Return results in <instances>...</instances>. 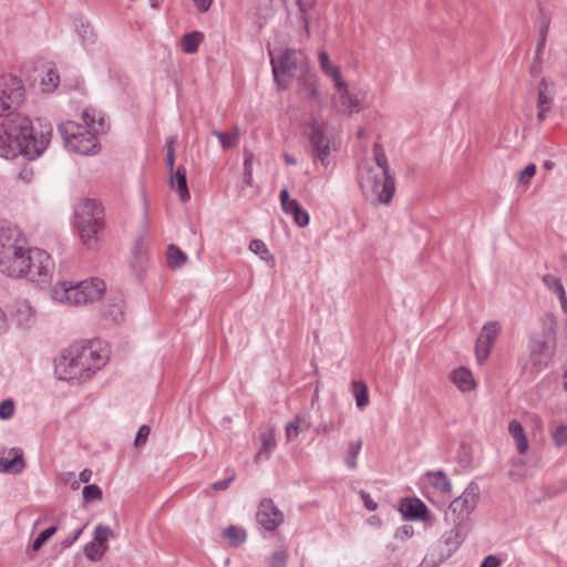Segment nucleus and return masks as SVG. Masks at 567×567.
Instances as JSON below:
<instances>
[{"label":"nucleus","mask_w":567,"mask_h":567,"mask_svg":"<svg viewBox=\"0 0 567 567\" xmlns=\"http://www.w3.org/2000/svg\"><path fill=\"white\" fill-rule=\"evenodd\" d=\"M402 511L404 516L410 519L424 518L427 513L426 506L421 501L408 503Z\"/></svg>","instance_id":"30"},{"label":"nucleus","mask_w":567,"mask_h":567,"mask_svg":"<svg viewBox=\"0 0 567 567\" xmlns=\"http://www.w3.org/2000/svg\"><path fill=\"white\" fill-rule=\"evenodd\" d=\"M104 317L114 323H118L123 320V311L120 305H111L105 311Z\"/></svg>","instance_id":"43"},{"label":"nucleus","mask_w":567,"mask_h":567,"mask_svg":"<svg viewBox=\"0 0 567 567\" xmlns=\"http://www.w3.org/2000/svg\"><path fill=\"white\" fill-rule=\"evenodd\" d=\"M288 555L284 550L275 551L268 560L269 567H286Z\"/></svg>","instance_id":"46"},{"label":"nucleus","mask_w":567,"mask_h":567,"mask_svg":"<svg viewBox=\"0 0 567 567\" xmlns=\"http://www.w3.org/2000/svg\"><path fill=\"white\" fill-rule=\"evenodd\" d=\"M76 220L103 221V208L95 199L84 200L76 209Z\"/></svg>","instance_id":"17"},{"label":"nucleus","mask_w":567,"mask_h":567,"mask_svg":"<svg viewBox=\"0 0 567 567\" xmlns=\"http://www.w3.org/2000/svg\"><path fill=\"white\" fill-rule=\"evenodd\" d=\"M105 290V282L99 278L85 279L79 282L61 281L52 287L51 297L59 303L84 306L100 300Z\"/></svg>","instance_id":"4"},{"label":"nucleus","mask_w":567,"mask_h":567,"mask_svg":"<svg viewBox=\"0 0 567 567\" xmlns=\"http://www.w3.org/2000/svg\"><path fill=\"white\" fill-rule=\"evenodd\" d=\"M285 214L291 215L293 218V221L299 227H306L309 224L310 217L307 210H305L301 205L295 200L293 203H290L286 208L282 209Z\"/></svg>","instance_id":"25"},{"label":"nucleus","mask_w":567,"mask_h":567,"mask_svg":"<svg viewBox=\"0 0 567 567\" xmlns=\"http://www.w3.org/2000/svg\"><path fill=\"white\" fill-rule=\"evenodd\" d=\"M359 183L363 196L370 203L389 204L395 192V183L390 172L372 169V165L360 167Z\"/></svg>","instance_id":"5"},{"label":"nucleus","mask_w":567,"mask_h":567,"mask_svg":"<svg viewBox=\"0 0 567 567\" xmlns=\"http://www.w3.org/2000/svg\"><path fill=\"white\" fill-rule=\"evenodd\" d=\"M91 477H92V471H91V470H89V468H84V470L79 474V478H78V481H79V483H80V482L87 483V482H90Z\"/></svg>","instance_id":"62"},{"label":"nucleus","mask_w":567,"mask_h":567,"mask_svg":"<svg viewBox=\"0 0 567 567\" xmlns=\"http://www.w3.org/2000/svg\"><path fill=\"white\" fill-rule=\"evenodd\" d=\"M203 39V33L198 31L184 34L182 38V50L187 54L197 52L198 45Z\"/></svg>","instance_id":"28"},{"label":"nucleus","mask_w":567,"mask_h":567,"mask_svg":"<svg viewBox=\"0 0 567 567\" xmlns=\"http://www.w3.org/2000/svg\"><path fill=\"white\" fill-rule=\"evenodd\" d=\"M54 261L42 249L31 248L19 227L0 221V272L11 278L29 277L43 282L51 278Z\"/></svg>","instance_id":"2"},{"label":"nucleus","mask_w":567,"mask_h":567,"mask_svg":"<svg viewBox=\"0 0 567 567\" xmlns=\"http://www.w3.org/2000/svg\"><path fill=\"white\" fill-rule=\"evenodd\" d=\"M342 422L341 421H329L326 423H322L316 427L317 434H329L331 432H337L341 429Z\"/></svg>","instance_id":"45"},{"label":"nucleus","mask_w":567,"mask_h":567,"mask_svg":"<svg viewBox=\"0 0 567 567\" xmlns=\"http://www.w3.org/2000/svg\"><path fill=\"white\" fill-rule=\"evenodd\" d=\"M82 494L86 503L102 499V489L95 484L85 485Z\"/></svg>","instance_id":"40"},{"label":"nucleus","mask_w":567,"mask_h":567,"mask_svg":"<svg viewBox=\"0 0 567 567\" xmlns=\"http://www.w3.org/2000/svg\"><path fill=\"white\" fill-rule=\"evenodd\" d=\"M195 7L200 12H206L209 10L213 0H193Z\"/></svg>","instance_id":"57"},{"label":"nucleus","mask_w":567,"mask_h":567,"mask_svg":"<svg viewBox=\"0 0 567 567\" xmlns=\"http://www.w3.org/2000/svg\"><path fill=\"white\" fill-rule=\"evenodd\" d=\"M361 447H362L361 440L349 442L348 453L344 458V463L349 468L354 470L357 467V456L360 453Z\"/></svg>","instance_id":"34"},{"label":"nucleus","mask_w":567,"mask_h":567,"mask_svg":"<svg viewBox=\"0 0 567 567\" xmlns=\"http://www.w3.org/2000/svg\"><path fill=\"white\" fill-rule=\"evenodd\" d=\"M499 331L501 327L497 321H489L483 326L475 347L476 359L481 364L488 357Z\"/></svg>","instance_id":"12"},{"label":"nucleus","mask_w":567,"mask_h":567,"mask_svg":"<svg viewBox=\"0 0 567 567\" xmlns=\"http://www.w3.org/2000/svg\"><path fill=\"white\" fill-rule=\"evenodd\" d=\"M373 161L374 166H372V169H383L390 172L384 147L380 143H374L373 145Z\"/></svg>","instance_id":"33"},{"label":"nucleus","mask_w":567,"mask_h":567,"mask_svg":"<svg viewBox=\"0 0 567 567\" xmlns=\"http://www.w3.org/2000/svg\"><path fill=\"white\" fill-rule=\"evenodd\" d=\"M453 527L443 535V540L450 551H455L466 538L471 525L470 523L456 519H449Z\"/></svg>","instance_id":"14"},{"label":"nucleus","mask_w":567,"mask_h":567,"mask_svg":"<svg viewBox=\"0 0 567 567\" xmlns=\"http://www.w3.org/2000/svg\"><path fill=\"white\" fill-rule=\"evenodd\" d=\"M10 316L21 328L29 327L34 320V311L27 300H16L11 305Z\"/></svg>","instance_id":"15"},{"label":"nucleus","mask_w":567,"mask_h":567,"mask_svg":"<svg viewBox=\"0 0 567 567\" xmlns=\"http://www.w3.org/2000/svg\"><path fill=\"white\" fill-rule=\"evenodd\" d=\"M166 257L171 268H179L187 261L186 254L173 244L167 247Z\"/></svg>","instance_id":"29"},{"label":"nucleus","mask_w":567,"mask_h":567,"mask_svg":"<svg viewBox=\"0 0 567 567\" xmlns=\"http://www.w3.org/2000/svg\"><path fill=\"white\" fill-rule=\"evenodd\" d=\"M62 481L65 483V484H69L70 487L73 489V491H76L79 489V481L75 478L74 476V473L72 472H66V473H63L62 476H61Z\"/></svg>","instance_id":"51"},{"label":"nucleus","mask_w":567,"mask_h":567,"mask_svg":"<svg viewBox=\"0 0 567 567\" xmlns=\"http://www.w3.org/2000/svg\"><path fill=\"white\" fill-rule=\"evenodd\" d=\"M550 106V97L546 95L545 91L543 89H539L538 91V109L548 107Z\"/></svg>","instance_id":"54"},{"label":"nucleus","mask_w":567,"mask_h":567,"mask_svg":"<svg viewBox=\"0 0 567 567\" xmlns=\"http://www.w3.org/2000/svg\"><path fill=\"white\" fill-rule=\"evenodd\" d=\"M48 79H49V82L52 83V86L53 87H56L58 85V80H59V76L56 73H54L53 71H50L48 73Z\"/></svg>","instance_id":"64"},{"label":"nucleus","mask_w":567,"mask_h":567,"mask_svg":"<svg viewBox=\"0 0 567 567\" xmlns=\"http://www.w3.org/2000/svg\"><path fill=\"white\" fill-rule=\"evenodd\" d=\"M508 432L516 442L517 451L520 454L526 453L528 450V441L522 424L516 420H512L508 424Z\"/></svg>","instance_id":"24"},{"label":"nucleus","mask_w":567,"mask_h":567,"mask_svg":"<svg viewBox=\"0 0 567 567\" xmlns=\"http://www.w3.org/2000/svg\"><path fill=\"white\" fill-rule=\"evenodd\" d=\"M280 203H281V207L282 209L286 208L288 205H290V203H293L296 199H290L289 197V192L287 188H284L281 192H280Z\"/></svg>","instance_id":"59"},{"label":"nucleus","mask_w":567,"mask_h":567,"mask_svg":"<svg viewBox=\"0 0 567 567\" xmlns=\"http://www.w3.org/2000/svg\"><path fill=\"white\" fill-rule=\"evenodd\" d=\"M318 60L322 73L329 76L333 81V83L343 80L340 68L331 62L326 51L319 52Z\"/></svg>","instance_id":"22"},{"label":"nucleus","mask_w":567,"mask_h":567,"mask_svg":"<svg viewBox=\"0 0 567 567\" xmlns=\"http://www.w3.org/2000/svg\"><path fill=\"white\" fill-rule=\"evenodd\" d=\"M334 87L338 92L331 99V107L337 113L352 114L359 111L360 101L352 91H350L348 83L343 80L337 81Z\"/></svg>","instance_id":"11"},{"label":"nucleus","mask_w":567,"mask_h":567,"mask_svg":"<svg viewBox=\"0 0 567 567\" xmlns=\"http://www.w3.org/2000/svg\"><path fill=\"white\" fill-rule=\"evenodd\" d=\"M548 29H549V20L546 17H543L542 21H540L539 41H538L537 48H536L537 55L542 52V50L545 47Z\"/></svg>","instance_id":"44"},{"label":"nucleus","mask_w":567,"mask_h":567,"mask_svg":"<svg viewBox=\"0 0 567 567\" xmlns=\"http://www.w3.org/2000/svg\"><path fill=\"white\" fill-rule=\"evenodd\" d=\"M501 566V559L496 557L495 555H488L485 557L483 563L480 567H499Z\"/></svg>","instance_id":"53"},{"label":"nucleus","mask_w":567,"mask_h":567,"mask_svg":"<svg viewBox=\"0 0 567 567\" xmlns=\"http://www.w3.org/2000/svg\"><path fill=\"white\" fill-rule=\"evenodd\" d=\"M83 528L84 527L79 528L72 535L68 536V538L63 543L64 546H71L73 543H75L78 540V538L80 537V535L82 534Z\"/></svg>","instance_id":"60"},{"label":"nucleus","mask_w":567,"mask_h":567,"mask_svg":"<svg viewBox=\"0 0 567 567\" xmlns=\"http://www.w3.org/2000/svg\"><path fill=\"white\" fill-rule=\"evenodd\" d=\"M79 34L84 41H91L93 38V30L90 25L81 24V29L79 30Z\"/></svg>","instance_id":"56"},{"label":"nucleus","mask_w":567,"mask_h":567,"mask_svg":"<svg viewBox=\"0 0 567 567\" xmlns=\"http://www.w3.org/2000/svg\"><path fill=\"white\" fill-rule=\"evenodd\" d=\"M176 137L174 136H171L166 140V154H169V152H172V154H175L176 153Z\"/></svg>","instance_id":"61"},{"label":"nucleus","mask_w":567,"mask_h":567,"mask_svg":"<svg viewBox=\"0 0 567 567\" xmlns=\"http://www.w3.org/2000/svg\"><path fill=\"white\" fill-rule=\"evenodd\" d=\"M364 506L368 511H375L378 505L367 493H361Z\"/></svg>","instance_id":"58"},{"label":"nucleus","mask_w":567,"mask_h":567,"mask_svg":"<svg viewBox=\"0 0 567 567\" xmlns=\"http://www.w3.org/2000/svg\"><path fill=\"white\" fill-rule=\"evenodd\" d=\"M550 436L556 446H563L567 443V425H551Z\"/></svg>","instance_id":"38"},{"label":"nucleus","mask_w":567,"mask_h":567,"mask_svg":"<svg viewBox=\"0 0 567 567\" xmlns=\"http://www.w3.org/2000/svg\"><path fill=\"white\" fill-rule=\"evenodd\" d=\"M309 142L315 158L322 165L328 164V157L336 150V131L327 122L312 120L309 124Z\"/></svg>","instance_id":"7"},{"label":"nucleus","mask_w":567,"mask_h":567,"mask_svg":"<svg viewBox=\"0 0 567 567\" xmlns=\"http://www.w3.org/2000/svg\"><path fill=\"white\" fill-rule=\"evenodd\" d=\"M106 550V547H103L102 545L97 544L96 542L92 540L84 547V554L87 559L92 561L100 560L104 553Z\"/></svg>","instance_id":"36"},{"label":"nucleus","mask_w":567,"mask_h":567,"mask_svg":"<svg viewBox=\"0 0 567 567\" xmlns=\"http://www.w3.org/2000/svg\"><path fill=\"white\" fill-rule=\"evenodd\" d=\"M107 359L99 341L75 343L63 350L55 360V373L59 379L70 383H82L104 367Z\"/></svg>","instance_id":"3"},{"label":"nucleus","mask_w":567,"mask_h":567,"mask_svg":"<svg viewBox=\"0 0 567 567\" xmlns=\"http://www.w3.org/2000/svg\"><path fill=\"white\" fill-rule=\"evenodd\" d=\"M82 118L89 130L94 132H104L106 130L105 118L103 114L94 109L83 111Z\"/></svg>","instance_id":"21"},{"label":"nucleus","mask_w":567,"mask_h":567,"mask_svg":"<svg viewBox=\"0 0 567 567\" xmlns=\"http://www.w3.org/2000/svg\"><path fill=\"white\" fill-rule=\"evenodd\" d=\"M244 157V173H249L252 171L254 154L250 151H245Z\"/></svg>","instance_id":"55"},{"label":"nucleus","mask_w":567,"mask_h":567,"mask_svg":"<svg viewBox=\"0 0 567 567\" xmlns=\"http://www.w3.org/2000/svg\"><path fill=\"white\" fill-rule=\"evenodd\" d=\"M537 167L535 164H528L518 175V183L528 184L529 181L535 176Z\"/></svg>","instance_id":"48"},{"label":"nucleus","mask_w":567,"mask_h":567,"mask_svg":"<svg viewBox=\"0 0 567 567\" xmlns=\"http://www.w3.org/2000/svg\"><path fill=\"white\" fill-rule=\"evenodd\" d=\"M256 517L258 524L270 532L275 530L284 522L282 512L278 509L270 498H265L259 503Z\"/></svg>","instance_id":"13"},{"label":"nucleus","mask_w":567,"mask_h":567,"mask_svg":"<svg viewBox=\"0 0 567 567\" xmlns=\"http://www.w3.org/2000/svg\"><path fill=\"white\" fill-rule=\"evenodd\" d=\"M452 381L463 392L471 391L475 386L472 372L466 368L454 370L452 373Z\"/></svg>","instance_id":"23"},{"label":"nucleus","mask_w":567,"mask_h":567,"mask_svg":"<svg viewBox=\"0 0 567 567\" xmlns=\"http://www.w3.org/2000/svg\"><path fill=\"white\" fill-rule=\"evenodd\" d=\"M249 249L259 255L261 259L267 261H274V257L270 255L266 244L260 239H252L249 244Z\"/></svg>","instance_id":"37"},{"label":"nucleus","mask_w":567,"mask_h":567,"mask_svg":"<svg viewBox=\"0 0 567 567\" xmlns=\"http://www.w3.org/2000/svg\"><path fill=\"white\" fill-rule=\"evenodd\" d=\"M298 9H299V13H300V20L302 21L303 23V27L308 30V13L309 11L312 9L313 7V0H295Z\"/></svg>","instance_id":"42"},{"label":"nucleus","mask_w":567,"mask_h":567,"mask_svg":"<svg viewBox=\"0 0 567 567\" xmlns=\"http://www.w3.org/2000/svg\"><path fill=\"white\" fill-rule=\"evenodd\" d=\"M234 478H235V474L230 475L228 478L213 483L212 487H213V489H216V491L227 489L229 487L230 483L234 481Z\"/></svg>","instance_id":"52"},{"label":"nucleus","mask_w":567,"mask_h":567,"mask_svg":"<svg viewBox=\"0 0 567 567\" xmlns=\"http://www.w3.org/2000/svg\"><path fill=\"white\" fill-rule=\"evenodd\" d=\"M150 433H151V427L148 425H142L136 433L135 445L136 446L143 445L146 442Z\"/></svg>","instance_id":"50"},{"label":"nucleus","mask_w":567,"mask_h":567,"mask_svg":"<svg viewBox=\"0 0 567 567\" xmlns=\"http://www.w3.org/2000/svg\"><path fill=\"white\" fill-rule=\"evenodd\" d=\"M269 54L274 79L284 87H287L289 83L281 75L293 76L297 72H303L308 68V59L301 51L287 49L279 60L272 56L271 51H269Z\"/></svg>","instance_id":"8"},{"label":"nucleus","mask_w":567,"mask_h":567,"mask_svg":"<svg viewBox=\"0 0 567 567\" xmlns=\"http://www.w3.org/2000/svg\"><path fill=\"white\" fill-rule=\"evenodd\" d=\"M354 390L355 404L359 409H363L369 404V390L363 381L354 380L352 382Z\"/></svg>","instance_id":"31"},{"label":"nucleus","mask_w":567,"mask_h":567,"mask_svg":"<svg viewBox=\"0 0 567 567\" xmlns=\"http://www.w3.org/2000/svg\"><path fill=\"white\" fill-rule=\"evenodd\" d=\"M110 537H114V533L109 526L97 525L94 530L93 540L107 548L106 542Z\"/></svg>","instance_id":"39"},{"label":"nucleus","mask_w":567,"mask_h":567,"mask_svg":"<svg viewBox=\"0 0 567 567\" xmlns=\"http://www.w3.org/2000/svg\"><path fill=\"white\" fill-rule=\"evenodd\" d=\"M212 135L218 138L223 150H230L236 147L239 143L240 128L235 126L234 131L230 133L213 131Z\"/></svg>","instance_id":"26"},{"label":"nucleus","mask_w":567,"mask_h":567,"mask_svg":"<svg viewBox=\"0 0 567 567\" xmlns=\"http://www.w3.org/2000/svg\"><path fill=\"white\" fill-rule=\"evenodd\" d=\"M24 97L22 80L11 74L0 75V117H8L0 124V156L7 159L19 155L35 159L51 142L53 128L49 122L14 114Z\"/></svg>","instance_id":"1"},{"label":"nucleus","mask_w":567,"mask_h":567,"mask_svg":"<svg viewBox=\"0 0 567 567\" xmlns=\"http://www.w3.org/2000/svg\"><path fill=\"white\" fill-rule=\"evenodd\" d=\"M14 403L11 399L4 400L0 403V419L9 420L13 416Z\"/></svg>","instance_id":"49"},{"label":"nucleus","mask_w":567,"mask_h":567,"mask_svg":"<svg viewBox=\"0 0 567 567\" xmlns=\"http://www.w3.org/2000/svg\"><path fill=\"white\" fill-rule=\"evenodd\" d=\"M261 447L259 449L256 461L260 458H269L271 451L275 449V436L271 430L265 431L260 434Z\"/></svg>","instance_id":"27"},{"label":"nucleus","mask_w":567,"mask_h":567,"mask_svg":"<svg viewBox=\"0 0 567 567\" xmlns=\"http://www.w3.org/2000/svg\"><path fill=\"white\" fill-rule=\"evenodd\" d=\"M480 498V487L471 482L464 492L451 502L446 512V519H456L470 523V515L475 509Z\"/></svg>","instance_id":"9"},{"label":"nucleus","mask_w":567,"mask_h":567,"mask_svg":"<svg viewBox=\"0 0 567 567\" xmlns=\"http://www.w3.org/2000/svg\"><path fill=\"white\" fill-rule=\"evenodd\" d=\"M59 132L65 147L80 155H93L97 153L99 144L94 131L85 130L80 124L68 121L59 126Z\"/></svg>","instance_id":"6"},{"label":"nucleus","mask_w":567,"mask_h":567,"mask_svg":"<svg viewBox=\"0 0 567 567\" xmlns=\"http://www.w3.org/2000/svg\"><path fill=\"white\" fill-rule=\"evenodd\" d=\"M169 184L171 187L177 192L182 202L189 199L190 195L187 186L185 166L179 165L175 173L169 174Z\"/></svg>","instance_id":"18"},{"label":"nucleus","mask_w":567,"mask_h":567,"mask_svg":"<svg viewBox=\"0 0 567 567\" xmlns=\"http://www.w3.org/2000/svg\"><path fill=\"white\" fill-rule=\"evenodd\" d=\"M553 331H543L530 337L528 342L532 369L539 372L548 365L554 351Z\"/></svg>","instance_id":"10"},{"label":"nucleus","mask_w":567,"mask_h":567,"mask_svg":"<svg viewBox=\"0 0 567 567\" xmlns=\"http://www.w3.org/2000/svg\"><path fill=\"white\" fill-rule=\"evenodd\" d=\"M223 536L228 539L231 546L235 547L243 544L246 539L245 530L234 525H230L224 529Z\"/></svg>","instance_id":"32"},{"label":"nucleus","mask_w":567,"mask_h":567,"mask_svg":"<svg viewBox=\"0 0 567 567\" xmlns=\"http://www.w3.org/2000/svg\"><path fill=\"white\" fill-rule=\"evenodd\" d=\"M311 426L309 413H300L286 425V437L288 441L295 440L300 432L307 431Z\"/></svg>","instance_id":"19"},{"label":"nucleus","mask_w":567,"mask_h":567,"mask_svg":"<svg viewBox=\"0 0 567 567\" xmlns=\"http://www.w3.org/2000/svg\"><path fill=\"white\" fill-rule=\"evenodd\" d=\"M12 458L0 457V472L18 474L24 468V460L22 451L19 449H12Z\"/></svg>","instance_id":"20"},{"label":"nucleus","mask_w":567,"mask_h":567,"mask_svg":"<svg viewBox=\"0 0 567 567\" xmlns=\"http://www.w3.org/2000/svg\"><path fill=\"white\" fill-rule=\"evenodd\" d=\"M429 476L432 477V485L442 493H450L452 491V484L444 472L439 471L436 473L429 474Z\"/></svg>","instance_id":"35"},{"label":"nucleus","mask_w":567,"mask_h":567,"mask_svg":"<svg viewBox=\"0 0 567 567\" xmlns=\"http://www.w3.org/2000/svg\"><path fill=\"white\" fill-rule=\"evenodd\" d=\"M542 280H543V284L545 285V287L547 289L551 290L554 293H556L557 291H559L560 289L564 288L560 279L550 274L543 276Z\"/></svg>","instance_id":"47"},{"label":"nucleus","mask_w":567,"mask_h":567,"mask_svg":"<svg viewBox=\"0 0 567 567\" xmlns=\"http://www.w3.org/2000/svg\"><path fill=\"white\" fill-rule=\"evenodd\" d=\"M174 164H175V154H166V166L168 169V173L172 174L174 172Z\"/></svg>","instance_id":"63"},{"label":"nucleus","mask_w":567,"mask_h":567,"mask_svg":"<svg viewBox=\"0 0 567 567\" xmlns=\"http://www.w3.org/2000/svg\"><path fill=\"white\" fill-rule=\"evenodd\" d=\"M56 533V527L51 526L44 530H42L37 538L33 540L32 548L33 550H39L54 534Z\"/></svg>","instance_id":"41"},{"label":"nucleus","mask_w":567,"mask_h":567,"mask_svg":"<svg viewBox=\"0 0 567 567\" xmlns=\"http://www.w3.org/2000/svg\"><path fill=\"white\" fill-rule=\"evenodd\" d=\"M81 239L87 248H94L99 240V233L103 228V221L76 220Z\"/></svg>","instance_id":"16"}]
</instances>
